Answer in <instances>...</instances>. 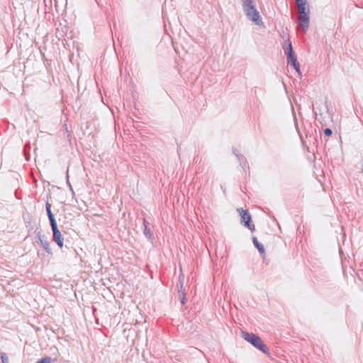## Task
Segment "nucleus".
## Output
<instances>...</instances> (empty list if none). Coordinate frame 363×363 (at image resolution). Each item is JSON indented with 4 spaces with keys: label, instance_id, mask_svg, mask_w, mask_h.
<instances>
[{
    "label": "nucleus",
    "instance_id": "1",
    "mask_svg": "<svg viewBox=\"0 0 363 363\" xmlns=\"http://www.w3.org/2000/svg\"><path fill=\"white\" fill-rule=\"evenodd\" d=\"M242 10L250 21L255 23L257 26L263 25V21L260 17L259 12L256 8L253 0H241Z\"/></svg>",
    "mask_w": 363,
    "mask_h": 363
},
{
    "label": "nucleus",
    "instance_id": "2",
    "mask_svg": "<svg viewBox=\"0 0 363 363\" xmlns=\"http://www.w3.org/2000/svg\"><path fill=\"white\" fill-rule=\"evenodd\" d=\"M298 24L303 33H306L310 23V9L306 4L298 6Z\"/></svg>",
    "mask_w": 363,
    "mask_h": 363
},
{
    "label": "nucleus",
    "instance_id": "3",
    "mask_svg": "<svg viewBox=\"0 0 363 363\" xmlns=\"http://www.w3.org/2000/svg\"><path fill=\"white\" fill-rule=\"evenodd\" d=\"M242 337L262 352L265 354L269 352L268 347L264 344L262 340L257 335L247 332H242Z\"/></svg>",
    "mask_w": 363,
    "mask_h": 363
},
{
    "label": "nucleus",
    "instance_id": "4",
    "mask_svg": "<svg viewBox=\"0 0 363 363\" xmlns=\"http://www.w3.org/2000/svg\"><path fill=\"white\" fill-rule=\"evenodd\" d=\"M286 47H284V50L285 51V54L287 56V62L288 64L291 65L294 67L296 71L301 74L300 71V65L296 60V56L293 51V48L291 42L289 40L285 41Z\"/></svg>",
    "mask_w": 363,
    "mask_h": 363
},
{
    "label": "nucleus",
    "instance_id": "5",
    "mask_svg": "<svg viewBox=\"0 0 363 363\" xmlns=\"http://www.w3.org/2000/svg\"><path fill=\"white\" fill-rule=\"evenodd\" d=\"M238 211L241 216V223L247 227L252 232L255 230V225L251 223V216L248 211L243 210L242 208H238Z\"/></svg>",
    "mask_w": 363,
    "mask_h": 363
},
{
    "label": "nucleus",
    "instance_id": "6",
    "mask_svg": "<svg viewBox=\"0 0 363 363\" xmlns=\"http://www.w3.org/2000/svg\"><path fill=\"white\" fill-rule=\"evenodd\" d=\"M53 234V240L57 244V245L61 248L63 246L64 238L59 230L52 231Z\"/></svg>",
    "mask_w": 363,
    "mask_h": 363
},
{
    "label": "nucleus",
    "instance_id": "7",
    "mask_svg": "<svg viewBox=\"0 0 363 363\" xmlns=\"http://www.w3.org/2000/svg\"><path fill=\"white\" fill-rule=\"evenodd\" d=\"M179 284H181V289L179 290V297L182 304H185L186 303V293L185 291L182 289L184 284V277H179Z\"/></svg>",
    "mask_w": 363,
    "mask_h": 363
},
{
    "label": "nucleus",
    "instance_id": "8",
    "mask_svg": "<svg viewBox=\"0 0 363 363\" xmlns=\"http://www.w3.org/2000/svg\"><path fill=\"white\" fill-rule=\"evenodd\" d=\"M150 223L145 220H143V225H144V230L143 233L145 236L150 240H152L153 239V235L152 233V231L150 228H149Z\"/></svg>",
    "mask_w": 363,
    "mask_h": 363
},
{
    "label": "nucleus",
    "instance_id": "9",
    "mask_svg": "<svg viewBox=\"0 0 363 363\" xmlns=\"http://www.w3.org/2000/svg\"><path fill=\"white\" fill-rule=\"evenodd\" d=\"M38 238L40 242V244L41 245L43 246V247L44 248V250L48 253V254H52V250L50 249V243L47 240H44L41 238V236H40V233L38 232Z\"/></svg>",
    "mask_w": 363,
    "mask_h": 363
},
{
    "label": "nucleus",
    "instance_id": "10",
    "mask_svg": "<svg viewBox=\"0 0 363 363\" xmlns=\"http://www.w3.org/2000/svg\"><path fill=\"white\" fill-rule=\"evenodd\" d=\"M252 242L261 255H263L265 253V250H264V247L263 245L258 241L257 238L253 237Z\"/></svg>",
    "mask_w": 363,
    "mask_h": 363
},
{
    "label": "nucleus",
    "instance_id": "11",
    "mask_svg": "<svg viewBox=\"0 0 363 363\" xmlns=\"http://www.w3.org/2000/svg\"><path fill=\"white\" fill-rule=\"evenodd\" d=\"M45 207H46V213L48 216V219L54 218H55L54 215L51 211V206L48 202L46 203Z\"/></svg>",
    "mask_w": 363,
    "mask_h": 363
},
{
    "label": "nucleus",
    "instance_id": "12",
    "mask_svg": "<svg viewBox=\"0 0 363 363\" xmlns=\"http://www.w3.org/2000/svg\"><path fill=\"white\" fill-rule=\"evenodd\" d=\"M54 360L50 357H45L39 359L36 363H53Z\"/></svg>",
    "mask_w": 363,
    "mask_h": 363
},
{
    "label": "nucleus",
    "instance_id": "13",
    "mask_svg": "<svg viewBox=\"0 0 363 363\" xmlns=\"http://www.w3.org/2000/svg\"><path fill=\"white\" fill-rule=\"evenodd\" d=\"M50 224L51 226L52 231L59 230L57 228V222L55 220V218L49 219Z\"/></svg>",
    "mask_w": 363,
    "mask_h": 363
},
{
    "label": "nucleus",
    "instance_id": "14",
    "mask_svg": "<svg viewBox=\"0 0 363 363\" xmlns=\"http://www.w3.org/2000/svg\"><path fill=\"white\" fill-rule=\"evenodd\" d=\"M233 154L238 159V160L240 161V164H242V162H244V163L246 162L245 158L242 155L238 154L235 150H233Z\"/></svg>",
    "mask_w": 363,
    "mask_h": 363
},
{
    "label": "nucleus",
    "instance_id": "15",
    "mask_svg": "<svg viewBox=\"0 0 363 363\" xmlns=\"http://www.w3.org/2000/svg\"><path fill=\"white\" fill-rule=\"evenodd\" d=\"M2 363H9V360L6 354H2L1 356Z\"/></svg>",
    "mask_w": 363,
    "mask_h": 363
},
{
    "label": "nucleus",
    "instance_id": "16",
    "mask_svg": "<svg viewBox=\"0 0 363 363\" xmlns=\"http://www.w3.org/2000/svg\"><path fill=\"white\" fill-rule=\"evenodd\" d=\"M69 171L68 169L67 170V176H66V179H67V184L68 185V186L69 187V189L73 192V189H72V186L69 182Z\"/></svg>",
    "mask_w": 363,
    "mask_h": 363
},
{
    "label": "nucleus",
    "instance_id": "17",
    "mask_svg": "<svg viewBox=\"0 0 363 363\" xmlns=\"http://www.w3.org/2000/svg\"><path fill=\"white\" fill-rule=\"evenodd\" d=\"M295 1H296L297 7L299 6H303V5L306 4V0H295Z\"/></svg>",
    "mask_w": 363,
    "mask_h": 363
},
{
    "label": "nucleus",
    "instance_id": "18",
    "mask_svg": "<svg viewBox=\"0 0 363 363\" xmlns=\"http://www.w3.org/2000/svg\"><path fill=\"white\" fill-rule=\"evenodd\" d=\"M323 132H324L325 135L328 136V137L330 136L333 133L332 130L330 128H325Z\"/></svg>",
    "mask_w": 363,
    "mask_h": 363
}]
</instances>
